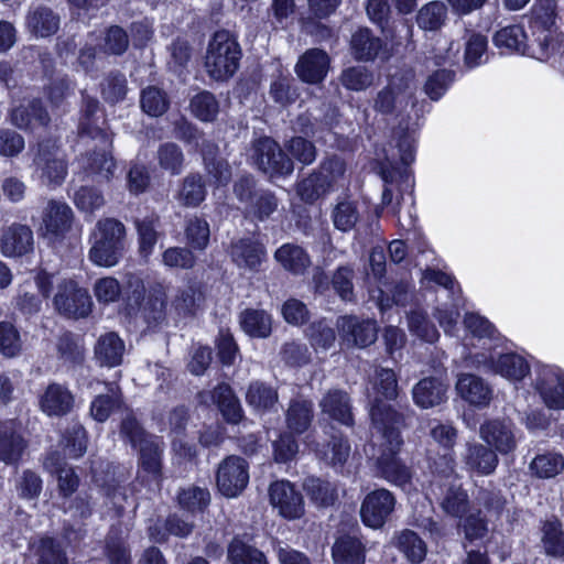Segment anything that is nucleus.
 <instances>
[{"label": "nucleus", "mask_w": 564, "mask_h": 564, "mask_svg": "<svg viewBox=\"0 0 564 564\" xmlns=\"http://www.w3.org/2000/svg\"><path fill=\"white\" fill-rule=\"evenodd\" d=\"M422 280L423 282H433L443 286V293L445 296L452 297V303L449 306H447L446 303H442L436 307L435 317L437 318L446 335H456V325L459 317V307L462 304L459 285L449 274L432 269L425 270L422 273Z\"/></svg>", "instance_id": "nucleus-11"}, {"label": "nucleus", "mask_w": 564, "mask_h": 564, "mask_svg": "<svg viewBox=\"0 0 564 564\" xmlns=\"http://www.w3.org/2000/svg\"><path fill=\"white\" fill-rule=\"evenodd\" d=\"M165 94L156 87H148L141 94V107L150 116L158 117L167 109Z\"/></svg>", "instance_id": "nucleus-62"}, {"label": "nucleus", "mask_w": 564, "mask_h": 564, "mask_svg": "<svg viewBox=\"0 0 564 564\" xmlns=\"http://www.w3.org/2000/svg\"><path fill=\"white\" fill-rule=\"evenodd\" d=\"M86 432L79 424L73 426L63 436L62 445L67 458L76 459L86 452Z\"/></svg>", "instance_id": "nucleus-56"}, {"label": "nucleus", "mask_w": 564, "mask_h": 564, "mask_svg": "<svg viewBox=\"0 0 564 564\" xmlns=\"http://www.w3.org/2000/svg\"><path fill=\"white\" fill-rule=\"evenodd\" d=\"M240 325L251 337H268L272 329L271 316L263 310H246L240 315Z\"/></svg>", "instance_id": "nucleus-41"}, {"label": "nucleus", "mask_w": 564, "mask_h": 564, "mask_svg": "<svg viewBox=\"0 0 564 564\" xmlns=\"http://www.w3.org/2000/svg\"><path fill=\"white\" fill-rule=\"evenodd\" d=\"M40 408L50 416H61L68 413L74 405L70 391L58 383H51L40 395Z\"/></svg>", "instance_id": "nucleus-29"}, {"label": "nucleus", "mask_w": 564, "mask_h": 564, "mask_svg": "<svg viewBox=\"0 0 564 564\" xmlns=\"http://www.w3.org/2000/svg\"><path fill=\"white\" fill-rule=\"evenodd\" d=\"M319 405L323 413L327 414L330 419L345 425L352 424L350 400L346 392L332 390L324 395Z\"/></svg>", "instance_id": "nucleus-33"}, {"label": "nucleus", "mask_w": 564, "mask_h": 564, "mask_svg": "<svg viewBox=\"0 0 564 564\" xmlns=\"http://www.w3.org/2000/svg\"><path fill=\"white\" fill-rule=\"evenodd\" d=\"M191 111L200 121H213L219 112V105L209 91H202L191 100Z\"/></svg>", "instance_id": "nucleus-54"}, {"label": "nucleus", "mask_w": 564, "mask_h": 564, "mask_svg": "<svg viewBox=\"0 0 564 564\" xmlns=\"http://www.w3.org/2000/svg\"><path fill=\"white\" fill-rule=\"evenodd\" d=\"M98 101L87 100L84 118L79 122V134L82 138L88 137L97 141L94 150L80 158L82 167L89 175H98L104 180H110L116 167L115 160L111 155L112 137L99 123L104 124L98 112Z\"/></svg>", "instance_id": "nucleus-2"}, {"label": "nucleus", "mask_w": 564, "mask_h": 564, "mask_svg": "<svg viewBox=\"0 0 564 564\" xmlns=\"http://www.w3.org/2000/svg\"><path fill=\"white\" fill-rule=\"evenodd\" d=\"M397 395L398 381L394 371L389 368H377L368 389L369 415L373 430L401 424V415L387 402Z\"/></svg>", "instance_id": "nucleus-3"}, {"label": "nucleus", "mask_w": 564, "mask_h": 564, "mask_svg": "<svg viewBox=\"0 0 564 564\" xmlns=\"http://www.w3.org/2000/svg\"><path fill=\"white\" fill-rule=\"evenodd\" d=\"M44 467L57 476L58 490L64 497L74 494L79 485L78 476L73 468L68 467L58 454H51L44 462Z\"/></svg>", "instance_id": "nucleus-35"}, {"label": "nucleus", "mask_w": 564, "mask_h": 564, "mask_svg": "<svg viewBox=\"0 0 564 564\" xmlns=\"http://www.w3.org/2000/svg\"><path fill=\"white\" fill-rule=\"evenodd\" d=\"M210 398L228 422L238 423L241 420L242 409L240 402L228 384H219L210 394Z\"/></svg>", "instance_id": "nucleus-40"}, {"label": "nucleus", "mask_w": 564, "mask_h": 564, "mask_svg": "<svg viewBox=\"0 0 564 564\" xmlns=\"http://www.w3.org/2000/svg\"><path fill=\"white\" fill-rule=\"evenodd\" d=\"M446 17V6L441 1H432L420 9L416 21L421 29L435 31L444 24Z\"/></svg>", "instance_id": "nucleus-48"}, {"label": "nucleus", "mask_w": 564, "mask_h": 564, "mask_svg": "<svg viewBox=\"0 0 564 564\" xmlns=\"http://www.w3.org/2000/svg\"><path fill=\"white\" fill-rule=\"evenodd\" d=\"M477 362L485 369L506 378L509 381L518 382L523 380L531 370L529 361L517 352H491L489 357L481 355Z\"/></svg>", "instance_id": "nucleus-16"}, {"label": "nucleus", "mask_w": 564, "mask_h": 564, "mask_svg": "<svg viewBox=\"0 0 564 564\" xmlns=\"http://www.w3.org/2000/svg\"><path fill=\"white\" fill-rule=\"evenodd\" d=\"M463 462L470 471L485 476L495 471L499 459L497 453L486 444L468 442L463 454Z\"/></svg>", "instance_id": "nucleus-26"}, {"label": "nucleus", "mask_w": 564, "mask_h": 564, "mask_svg": "<svg viewBox=\"0 0 564 564\" xmlns=\"http://www.w3.org/2000/svg\"><path fill=\"white\" fill-rule=\"evenodd\" d=\"M332 557L335 564H365L366 547L359 539L344 535L335 541Z\"/></svg>", "instance_id": "nucleus-34"}, {"label": "nucleus", "mask_w": 564, "mask_h": 564, "mask_svg": "<svg viewBox=\"0 0 564 564\" xmlns=\"http://www.w3.org/2000/svg\"><path fill=\"white\" fill-rule=\"evenodd\" d=\"M350 444L341 436H333L332 440L318 449V457L334 468L343 467L350 456Z\"/></svg>", "instance_id": "nucleus-44"}, {"label": "nucleus", "mask_w": 564, "mask_h": 564, "mask_svg": "<svg viewBox=\"0 0 564 564\" xmlns=\"http://www.w3.org/2000/svg\"><path fill=\"white\" fill-rule=\"evenodd\" d=\"M530 469L539 478L555 477L564 469V457L555 452L536 455L530 464Z\"/></svg>", "instance_id": "nucleus-47"}, {"label": "nucleus", "mask_w": 564, "mask_h": 564, "mask_svg": "<svg viewBox=\"0 0 564 564\" xmlns=\"http://www.w3.org/2000/svg\"><path fill=\"white\" fill-rule=\"evenodd\" d=\"M228 558L231 564H268L262 552L234 539L228 549Z\"/></svg>", "instance_id": "nucleus-52"}, {"label": "nucleus", "mask_w": 564, "mask_h": 564, "mask_svg": "<svg viewBox=\"0 0 564 564\" xmlns=\"http://www.w3.org/2000/svg\"><path fill=\"white\" fill-rule=\"evenodd\" d=\"M160 166L172 175L181 173L184 162L182 150L174 143L162 144L158 151Z\"/></svg>", "instance_id": "nucleus-60"}, {"label": "nucleus", "mask_w": 564, "mask_h": 564, "mask_svg": "<svg viewBox=\"0 0 564 564\" xmlns=\"http://www.w3.org/2000/svg\"><path fill=\"white\" fill-rule=\"evenodd\" d=\"M210 501V495L207 489L199 487H189L178 494L180 506L189 512L203 511Z\"/></svg>", "instance_id": "nucleus-59"}, {"label": "nucleus", "mask_w": 564, "mask_h": 564, "mask_svg": "<svg viewBox=\"0 0 564 564\" xmlns=\"http://www.w3.org/2000/svg\"><path fill=\"white\" fill-rule=\"evenodd\" d=\"M479 437L497 454L507 455L516 451L520 440L516 425L506 419H488L479 426Z\"/></svg>", "instance_id": "nucleus-13"}, {"label": "nucleus", "mask_w": 564, "mask_h": 564, "mask_svg": "<svg viewBox=\"0 0 564 564\" xmlns=\"http://www.w3.org/2000/svg\"><path fill=\"white\" fill-rule=\"evenodd\" d=\"M337 327L347 340L356 346L366 347L377 338V326L373 321H359L352 316H344L337 321Z\"/></svg>", "instance_id": "nucleus-30"}, {"label": "nucleus", "mask_w": 564, "mask_h": 564, "mask_svg": "<svg viewBox=\"0 0 564 564\" xmlns=\"http://www.w3.org/2000/svg\"><path fill=\"white\" fill-rule=\"evenodd\" d=\"M464 325L467 333L473 338L484 340V345H486V340H499L495 326L487 318L478 314L467 313L464 318Z\"/></svg>", "instance_id": "nucleus-51"}, {"label": "nucleus", "mask_w": 564, "mask_h": 564, "mask_svg": "<svg viewBox=\"0 0 564 564\" xmlns=\"http://www.w3.org/2000/svg\"><path fill=\"white\" fill-rule=\"evenodd\" d=\"M416 90L412 69H399L389 75L388 84L373 99V109L381 115L399 116L414 105Z\"/></svg>", "instance_id": "nucleus-8"}, {"label": "nucleus", "mask_w": 564, "mask_h": 564, "mask_svg": "<svg viewBox=\"0 0 564 564\" xmlns=\"http://www.w3.org/2000/svg\"><path fill=\"white\" fill-rule=\"evenodd\" d=\"M373 73L365 66H354L341 73L340 82L349 90H366L373 84Z\"/></svg>", "instance_id": "nucleus-55"}, {"label": "nucleus", "mask_w": 564, "mask_h": 564, "mask_svg": "<svg viewBox=\"0 0 564 564\" xmlns=\"http://www.w3.org/2000/svg\"><path fill=\"white\" fill-rule=\"evenodd\" d=\"M34 163L39 178L47 186L61 185L67 175L65 156L54 144H40Z\"/></svg>", "instance_id": "nucleus-17"}, {"label": "nucleus", "mask_w": 564, "mask_h": 564, "mask_svg": "<svg viewBox=\"0 0 564 564\" xmlns=\"http://www.w3.org/2000/svg\"><path fill=\"white\" fill-rule=\"evenodd\" d=\"M406 319L409 332L420 340L433 344L440 338V333L429 319L426 312L420 308L412 310Z\"/></svg>", "instance_id": "nucleus-42"}, {"label": "nucleus", "mask_w": 564, "mask_h": 564, "mask_svg": "<svg viewBox=\"0 0 564 564\" xmlns=\"http://www.w3.org/2000/svg\"><path fill=\"white\" fill-rule=\"evenodd\" d=\"M229 254L238 268L254 272L265 260L267 251L261 242L252 238H242L231 243Z\"/></svg>", "instance_id": "nucleus-22"}, {"label": "nucleus", "mask_w": 564, "mask_h": 564, "mask_svg": "<svg viewBox=\"0 0 564 564\" xmlns=\"http://www.w3.org/2000/svg\"><path fill=\"white\" fill-rule=\"evenodd\" d=\"M448 383L442 377H429L419 381L412 390L414 403L422 409L440 405L447 399Z\"/></svg>", "instance_id": "nucleus-24"}, {"label": "nucleus", "mask_w": 564, "mask_h": 564, "mask_svg": "<svg viewBox=\"0 0 564 564\" xmlns=\"http://www.w3.org/2000/svg\"><path fill=\"white\" fill-rule=\"evenodd\" d=\"M54 305L59 313L78 318L90 313L93 303L86 290L78 288L75 281L68 280L58 285Z\"/></svg>", "instance_id": "nucleus-20"}, {"label": "nucleus", "mask_w": 564, "mask_h": 564, "mask_svg": "<svg viewBox=\"0 0 564 564\" xmlns=\"http://www.w3.org/2000/svg\"><path fill=\"white\" fill-rule=\"evenodd\" d=\"M303 488L310 499L317 506H329L336 499L333 485L319 478L310 477L305 479Z\"/></svg>", "instance_id": "nucleus-53"}, {"label": "nucleus", "mask_w": 564, "mask_h": 564, "mask_svg": "<svg viewBox=\"0 0 564 564\" xmlns=\"http://www.w3.org/2000/svg\"><path fill=\"white\" fill-rule=\"evenodd\" d=\"M36 552L39 564H67L64 552L51 538L41 539Z\"/></svg>", "instance_id": "nucleus-64"}, {"label": "nucleus", "mask_w": 564, "mask_h": 564, "mask_svg": "<svg viewBox=\"0 0 564 564\" xmlns=\"http://www.w3.org/2000/svg\"><path fill=\"white\" fill-rule=\"evenodd\" d=\"M124 354V341L115 332L99 336L96 341L95 358L101 366L112 368L121 365Z\"/></svg>", "instance_id": "nucleus-31"}, {"label": "nucleus", "mask_w": 564, "mask_h": 564, "mask_svg": "<svg viewBox=\"0 0 564 564\" xmlns=\"http://www.w3.org/2000/svg\"><path fill=\"white\" fill-rule=\"evenodd\" d=\"M400 425H388L375 430L380 434L377 453L373 455L378 473L387 481L406 489L411 485L412 471L398 457L403 441L399 432Z\"/></svg>", "instance_id": "nucleus-4"}, {"label": "nucleus", "mask_w": 564, "mask_h": 564, "mask_svg": "<svg viewBox=\"0 0 564 564\" xmlns=\"http://www.w3.org/2000/svg\"><path fill=\"white\" fill-rule=\"evenodd\" d=\"M34 239L30 227L14 224L1 237V251L6 257H21L33 250Z\"/></svg>", "instance_id": "nucleus-27"}, {"label": "nucleus", "mask_w": 564, "mask_h": 564, "mask_svg": "<svg viewBox=\"0 0 564 564\" xmlns=\"http://www.w3.org/2000/svg\"><path fill=\"white\" fill-rule=\"evenodd\" d=\"M543 543L547 554L560 556L564 554V533L556 521L546 522L543 527Z\"/></svg>", "instance_id": "nucleus-63"}, {"label": "nucleus", "mask_w": 564, "mask_h": 564, "mask_svg": "<svg viewBox=\"0 0 564 564\" xmlns=\"http://www.w3.org/2000/svg\"><path fill=\"white\" fill-rule=\"evenodd\" d=\"M25 449V442L14 421L0 422V462L17 464Z\"/></svg>", "instance_id": "nucleus-28"}, {"label": "nucleus", "mask_w": 564, "mask_h": 564, "mask_svg": "<svg viewBox=\"0 0 564 564\" xmlns=\"http://www.w3.org/2000/svg\"><path fill=\"white\" fill-rule=\"evenodd\" d=\"M126 228L115 218L99 219L90 235L89 260L104 268L115 267L123 254Z\"/></svg>", "instance_id": "nucleus-5"}, {"label": "nucleus", "mask_w": 564, "mask_h": 564, "mask_svg": "<svg viewBox=\"0 0 564 564\" xmlns=\"http://www.w3.org/2000/svg\"><path fill=\"white\" fill-rule=\"evenodd\" d=\"M206 196V189L202 177L198 175H188L178 193V200L185 206H197Z\"/></svg>", "instance_id": "nucleus-58"}, {"label": "nucleus", "mask_w": 564, "mask_h": 564, "mask_svg": "<svg viewBox=\"0 0 564 564\" xmlns=\"http://www.w3.org/2000/svg\"><path fill=\"white\" fill-rule=\"evenodd\" d=\"M313 405L308 401L296 400L290 404L286 412V423L295 433H303L311 424Z\"/></svg>", "instance_id": "nucleus-49"}, {"label": "nucleus", "mask_w": 564, "mask_h": 564, "mask_svg": "<svg viewBox=\"0 0 564 564\" xmlns=\"http://www.w3.org/2000/svg\"><path fill=\"white\" fill-rule=\"evenodd\" d=\"M202 152L209 182L214 183L216 186L227 185L231 177L228 163L215 156L214 147L212 144H207Z\"/></svg>", "instance_id": "nucleus-45"}, {"label": "nucleus", "mask_w": 564, "mask_h": 564, "mask_svg": "<svg viewBox=\"0 0 564 564\" xmlns=\"http://www.w3.org/2000/svg\"><path fill=\"white\" fill-rule=\"evenodd\" d=\"M121 434L133 446L140 447L138 478L149 486H159L162 475V448L158 437L148 436L132 415H128L122 421Z\"/></svg>", "instance_id": "nucleus-6"}, {"label": "nucleus", "mask_w": 564, "mask_h": 564, "mask_svg": "<svg viewBox=\"0 0 564 564\" xmlns=\"http://www.w3.org/2000/svg\"><path fill=\"white\" fill-rule=\"evenodd\" d=\"M48 120L47 113L42 110L37 100L24 101L14 107L11 112L12 123L22 129L45 126Z\"/></svg>", "instance_id": "nucleus-36"}, {"label": "nucleus", "mask_w": 564, "mask_h": 564, "mask_svg": "<svg viewBox=\"0 0 564 564\" xmlns=\"http://www.w3.org/2000/svg\"><path fill=\"white\" fill-rule=\"evenodd\" d=\"M534 391L550 410H564V371L553 365H539L532 381Z\"/></svg>", "instance_id": "nucleus-12"}, {"label": "nucleus", "mask_w": 564, "mask_h": 564, "mask_svg": "<svg viewBox=\"0 0 564 564\" xmlns=\"http://www.w3.org/2000/svg\"><path fill=\"white\" fill-rule=\"evenodd\" d=\"M274 259L283 269L294 273H303L311 264V260L305 250L296 245L284 243L274 253Z\"/></svg>", "instance_id": "nucleus-39"}, {"label": "nucleus", "mask_w": 564, "mask_h": 564, "mask_svg": "<svg viewBox=\"0 0 564 564\" xmlns=\"http://www.w3.org/2000/svg\"><path fill=\"white\" fill-rule=\"evenodd\" d=\"M395 507V498L388 489L370 491L360 507V517L366 527L380 529L387 522Z\"/></svg>", "instance_id": "nucleus-19"}, {"label": "nucleus", "mask_w": 564, "mask_h": 564, "mask_svg": "<svg viewBox=\"0 0 564 564\" xmlns=\"http://www.w3.org/2000/svg\"><path fill=\"white\" fill-rule=\"evenodd\" d=\"M193 530V524L178 518L177 516L170 517L163 527L154 525L149 530L151 540L154 542H164L169 534L178 538L187 536Z\"/></svg>", "instance_id": "nucleus-50"}, {"label": "nucleus", "mask_w": 564, "mask_h": 564, "mask_svg": "<svg viewBox=\"0 0 564 564\" xmlns=\"http://www.w3.org/2000/svg\"><path fill=\"white\" fill-rule=\"evenodd\" d=\"M351 50L357 59L372 61L376 57L388 58L381 40L373 36L368 29L358 30L351 37Z\"/></svg>", "instance_id": "nucleus-32"}, {"label": "nucleus", "mask_w": 564, "mask_h": 564, "mask_svg": "<svg viewBox=\"0 0 564 564\" xmlns=\"http://www.w3.org/2000/svg\"><path fill=\"white\" fill-rule=\"evenodd\" d=\"M330 59L326 52L318 48L307 50L297 61L295 73L308 84L321 83L327 75Z\"/></svg>", "instance_id": "nucleus-21"}, {"label": "nucleus", "mask_w": 564, "mask_h": 564, "mask_svg": "<svg viewBox=\"0 0 564 564\" xmlns=\"http://www.w3.org/2000/svg\"><path fill=\"white\" fill-rule=\"evenodd\" d=\"M241 58L240 46L235 36L225 30L214 33L208 42L204 67L208 76L216 82H225L238 69Z\"/></svg>", "instance_id": "nucleus-7"}, {"label": "nucleus", "mask_w": 564, "mask_h": 564, "mask_svg": "<svg viewBox=\"0 0 564 564\" xmlns=\"http://www.w3.org/2000/svg\"><path fill=\"white\" fill-rule=\"evenodd\" d=\"M247 403L258 412L272 410L278 403V392L262 382H253L246 393Z\"/></svg>", "instance_id": "nucleus-43"}, {"label": "nucleus", "mask_w": 564, "mask_h": 564, "mask_svg": "<svg viewBox=\"0 0 564 564\" xmlns=\"http://www.w3.org/2000/svg\"><path fill=\"white\" fill-rule=\"evenodd\" d=\"M28 30L37 37L54 34L59 28V18L48 8L39 7L26 18Z\"/></svg>", "instance_id": "nucleus-38"}, {"label": "nucleus", "mask_w": 564, "mask_h": 564, "mask_svg": "<svg viewBox=\"0 0 564 564\" xmlns=\"http://www.w3.org/2000/svg\"><path fill=\"white\" fill-rule=\"evenodd\" d=\"M124 301L129 315L140 316L151 324L163 317L166 294L162 285H155L147 291L140 278L130 276Z\"/></svg>", "instance_id": "nucleus-9"}, {"label": "nucleus", "mask_w": 564, "mask_h": 564, "mask_svg": "<svg viewBox=\"0 0 564 564\" xmlns=\"http://www.w3.org/2000/svg\"><path fill=\"white\" fill-rule=\"evenodd\" d=\"M74 204L83 213L93 215L105 204L104 195L100 191L90 186H82L74 194Z\"/></svg>", "instance_id": "nucleus-57"}, {"label": "nucleus", "mask_w": 564, "mask_h": 564, "mask_svg": "<svg viewBox=\"0 0 564 564\" xmlns=\"http://www.w3.org/2000/svg\"><path fill=\"white\" fill-rule=\"evenodd\" d=\"M249 481V465L239 456H228L218 466L216 485L227 498L238 497Z\"/></svg>", "instance_id": "nucleus-14"}, {"label": "nucleus", "mask_w": 564, "mask_h": 564, "mask_svg": "<svg viewBox=\"0 0 564 564\" xmlns=\"http://www.w3.org/2000/svg\"><path fill=\"white\" fill-rule=\"evenodd\" d=\"M455 459L453 455L446 454L441 457L440 463L434 462L433 473L440 477L435 482L441 491L440 505L443 511L452 517L460 518L469 507L468 496L454 477Z\"/></svg>", "instance_id": "nucleus-10"}, {"label": "nucleus", "mask_w": 564, "mask_h": 564, "mask_svg": "<svg viewBox=\"0 0 564 564\" xmlns=\"http://www.w3.org/2000/svg\"><path fill=\"white\" fill-rule=\"evenodd\" d=\"M456 391L462 399L477 408L488 406L492 399V389L484 379L462 373L456 382Z\"/></svg>", "instance_id": "nucleus-25"}, {"label": "nucleus", "mask_w": 564, "mask_h": 564, "mask_svg": "<svg viewBox=\"0 0 564 564\" xmlns=\"http://www.w3.org/2000/svg\"><path fill=\"white\" fill-rule=\"evenodd\" d=\"M73 210L63 202L51 200L43 213L42 230L45 237L55 239L63 237L72 226Z\"/></svg>", "instance_id": "nucleus-23"}, {"label": "nucleus", "mask_w": 564, "mask_h": 564, "mask_svg": "<svg viewBox=\"0 0 564 564\" xmlns=\"http://www.w3.org/2000/svg\"><path fill=\"white\" fill-rule=\"evenodd\" d=\"M252 159L258 169L270 176L289 175L293 172L292 161L286 158L279 144L268 137L256 141Z\"/></svg>", "instance_id": "nucleus-15"}, {"label": "nucleus", "mask_w": 564, "mask_h": 564, "mask_svg": "<svg viewBox=\"0 0 564 564\" xmlns=\"http://www.w3.org/2000/svg\"><path fill=\"white\" fill-rule=\"evenodd\" d=\"M531 39L523 26L509 25L494 36L502 54L518 53L539 61L556 62L564 57V34L556 26V0H536L530 17Z\"/></svg>", "instance_id": "nucleus-1"}, {"label": "nucleus", "mask_w": 564, "mask_h": 564, "mask_svg": "<svg viewBox=\"0 0 564 564\" xmlns=\"http://www.w3.org/2000/svg\"><path fill=\"white\" fill-rule=\"evenodd\" d=\"M158 217L153 216L145 217L141 220L135 221L138 231L139 253L144 259H148L153 253L154 246L158 242Z\"/></svg>", "instance_id": "nucleus-46"}, {"label": "nucleus", "mask_w": 564, "mask_h": 564, "mask_svg": "<svg viewBox=\"0 0 564 564\" xmlns=\"http://www.w3.org/2000/svg\"><path fill=\"white\" fill-rule=\"evenodd\" d=\"M270 503L284 519L295 520L304 516V500L300 491L288 480L274 481L269 487Z\"/></svg>", "instance_id": "nucleus-18"}, {"label": "nucleus", "mask_w": 564, "mask_h": 564, "mask_svg": "<svg viewBox=\"0 0 564 564\" xmlns=\"http://www.w3.org/2000/svg\"><path fill=\"white\" fill-rule=\"evenodd\" d=\"M185 235L193 249L204 250L209 242V225L206 220L195 217L188 221Z\"/></svg>", "instance_id": "nucleus-61"}, {"label": "nucleus", "mask_w": 564, "mask_h": 564, "mask_svg": "<svg viewBox=\"0 0 564 564\" xmlns=\"http://www.w3.org/2000/svg\"><path fill=\"white\" fill-rule=\"evenodd\" d=\"M393 544L411 563H421L426 556L425 542L411 530H402L395 533Z\"/></svg>", "instance_id": "nucleus-37"}]
</instances>
